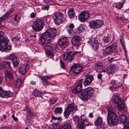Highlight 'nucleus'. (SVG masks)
<instances>
[{
    "instance_id": "nucleus-1",
    "label": "nucleus",
    "mask_w": 129,
    "mask_h": 129,
    "mask_svg": "<svg viewBox=\"0 0 129 129\" xmlns=\"http://www.w3.org/2000/svg\"><path fill=\"white\" fill-rule=\"evenodd\" d=\"M9 40L5 33L0 31V50L9 52L12 49L10 45H8Z\"/></svg>"
},
{
    "instance_id": "nucleus-2",
    "label": "nucleus",
    "mask_w": 129,
    "mask_h": 129,
    "mask_svg": "<svg viewBox=\"0 0 129 129\" xmlns=\"http://www.w3.org/2000/svg\"><path fill=\"white\" fill-rule=\"evenodd\" d=\"M108 112L107 120L109 124H112L113 125H116L118 122V118L116 113L114 112L112 107L108 108Z\"/></svg>"
},
{
    "instance_id": "nucleus-3",
    "label": "nucleus",
    "mask_w": 129,
    "mask_h": 129,
    "mask_svg": "<svg viewBox=\"0 0 129 129\" xmlns=\"http://www.w3.org/2000/svg\"><path fill=\"white\" fill-rule=\"evenodd\" d=\"M94 90L92 88L88 87L82 91L78 94V96L82 100H86L92 95Z\"/></svg>"
},
{
    "instance_id": "nucleus-4",
    "label": "nucleus",
    "mask_w": 129,
    "mask_h": 129,
    "mask_svg": "<svg viewBox=\"0 0 129 129\" xmlns=\"http://www.w3.org/2000/svg\"><path fill=\"white\" fill-rule=\"evenodd\" d=\"M44 25V22L43 20L40 19H37L34 22L31 26L34 31H39L43 29Z\"/></svg>"
},
{
    "instance_id": "nucleus-5",
    "label": "nucleus",
    "mask_w": 129,
    "mask_h": 129,
    "mask_svg": "<svg viewBox=\"0 0 129 129\" xmlns=\"http://www.w3.org/2000/svg\"><path fill=\"white\" fill-rule=\"evenodd\" d=\"M63 14L60 12H55L52 16V18L55 23L57 25H59L65 20L63 17Z\"/></svg>"
},
{
    "instance_id": "nucleus-6",
    "label": "nucleus",
    "mask_w": 129,
    "mask_h": 129,
    "mask_svg": "<svg viewBox=\"0 0 129 129\" xmlns=\"http://www.w3.org/2000/svg\"><path fill=\"white\" fill-rule=\"evenodd\" d=\"M117 47V44L116 43H114L112 45L104 48L102 52V56L104 57L109 55L111 52L115 49Z\"/></svg>"
},
{
    "instance_id": "nucleus-7",
    "label": "nucleus",
    "mask_w": 129,
    "mask_h": 129,
    "mask_svg": "<svg viewBox=\"0 0 129 129\" xmlns=\"http://www.w3.org/2000/svg\"><path fill=\"white\" fill-rule=\"evenodd\" d=\"M122 84V82L120 79H116L111 81L110 88L112 91H117L118 88Z\"/></svg>"
},
{
    "instance_id": "nucleus-8",
    "label": "nucleus",
    "mask_w": 129,
    "mask_h": 129,
    "mask_svg": "<svg viewBox=\"0 0 129 129\" xmlns=\"http://www.w3.org/2000/svg\"><path fill=\"white\" fill-rule=\"evenodd\" d=\"M103 23L102 20H96L91 21L89 23V25L91 28L96 29L101 27Z\"/></svg>"
},
{
    "instance_id": "nucleus-9",
    "label": "nucleus",
    "mask_w": 129,
    "mask_h": 129,
    "mask_svg": "<svg viewBox=\"0 0 129 129\" xmlns=\"http://www.w3.org/2000/svg\"><path fill=\"white\" fill-rule=\"evenodd\" d=\"M89 124V122L83 116L79 120L77 126L78 129H84V127Z\"/></svg>"
},
{
    "instance_id": "nucleus-10",
    "label": "nucleus",
    "mask_w": 129,
    "mask_h": 129,
    "mask_svg": "<svg viewBox=\"0 0 129 129\" xmlns=\"http://www.w3.org/2000/svg\"><path fill=\"white\" fill-rule=\"evenodd\" d=\"M13 94V93L10 90H4L0 86V96L1 97L7 99L12 96Z\"/></svg>"
},
{
    "instance_id": "nucleus-11",
    "label": "nucleus",
    "mask_w": 129,
    "mask_h": 129,
    "mask_svg": "<svg viewBox=\"0 0 129 129\" xmlns=\"http://www.w3.org/2000/svg\"><path fill=\"white\" fill-rule=\"evenodd\" d=\"M89 16L88 12L86 11H82L79 14L78 19L80 21L84 22L88 19Z\"/></svg>"
},
{
    "instance_id": "nucleus-12",
    "label": "nucleus",
    "mask_w": 129,
    "mask_h": 129,
    "mask_svg": "<svg viewBox=\"0 0 129 129\" xmlns=\"http://www.w3.org/2000/svg\"><path fill=\"white\" fill-rule=\"evenodd\" d=\"M71 69L74 73L77 75L81 72L82 70V67L79 64H76L73 65Z\"/></svg>"
},
{
    "instance_id": "nucleus-13",
    "label": "nucleus",
    "mask_w": 129,
    "mask_h": 129,
    "mask_svg": "<svg viewBox=\"0 0 129 129\" xmlns=\"http://www.w3.org/2000/svg\"><path fill=\"white\" fill-rule=\"evenodd\" d=\"M69 40L66 38H62L59 39L58 42V45L62 48L67 47L69 44Z\"/></svg>"
},
{
    "instance_id": "nucleus-14",
    "label": "nucleus",
    "mask_w": 129,
    "mask_h": 129,
    "mask_svg": "<svg viewBox=\"0 0 129 129\" xmlns=\"http://www.w3.org/2000/svg\"><path fill=\"white\" fill-rule=\"evenodd\" d=\"M57 34L55 28H49V41L51 42L53 40Z\"/></svg>"
},
{
    "instance_id": "nucleus-15",
    "label": "nucleus",
    "mask_w": 129,
    "mask_h": 129,
    "mask_svg": "<svg viewBox=\"0 0 129 129\" xmlns=\"http://www.w3.org/2000/svg\"><path fill=\"white\" fill-rule=\"evenodd\" d=\"M87 43L91 45L92 48L94 50H98V41L94 38H91Z\"/></svg>"
},
{
    "instance_id": "nucleus-16",
    "label": "nucleus",
    "mask_w": 129,
    "mask_h": 129,
    "mask_svg": "<svg viewBox=\"0 0 129 129\" xmlns=\"http://www.w3.org/2000/svg\"><path fill=\"white\" fill-rule=\"evenodd\" d=\"M29 68V64L25 63L22 65L19 68V73L22 74L24 75L28 71Z\"/></svg>"
},
{
    "instance_id": "nucleus-17",
    "label": "nucleus",
    "mask_w": 129,
    "mask_h": 129,
    "mask_svg": "<svg viewBox=\"0 0 129 129\" xmlns=\"http://www.w3.org/2000/svg\"><path fill=\"white\" fill-rule=\"evenodd\" d=\"M48 29L41 36V41L42 44H45L48 43Z\"/></svg>"
},
{
    "instance_id": "nucleus-18",
    "label": "nucleus",
    "mask_w": 129,
    "mask_h": 129,
    "mask_svg": "<svg viewBox=\"0 0 129 129\" xmlns=\"http://www.w3.org/2000/svg\"><path fill=\"white\" fill-rule=\"evenodd\" d=\"M107 71L109 74H112L116 72L118 69L114 64H111L109 67L106 68Z\"/></svg>"
},
{
    "instance_id": "nucleus-19",
    "label": "nucleus",
    "mask_w": 129,
    "mask_h": 129,
    "mask_svg": "<svg viewBox=\"0 0 129 129\" xmlns=\"http://www.w3.org/2000/svg\"><path fill=\"white\" fill-rule=\"evenodd\" d=\"M74 53L72 51L68 52L67 55H64L63 56V59L68 62H71L74 56Z\"/></svg>"
},
{
    "instance_id": "nucleus-20",
    "label": "nucleus",
    "mask_w": 129,
    "mask_h": 129,
    "mask_svg": "<svg viewBox=\"0 0 129 129\" xmlns=\"http://www.w3.org/2000/svg\"><path fill=\"white\" fill-rule=\"evenodd\" d=\"M94 77L92 75L88 76L83 82V85L85 86H87L91 84L92 81L93 80Z\"/></svg>"
},
{
    "instance_id": "nucleus-21",
    "label": "nucleus",
    "mask_w": 129,
    "mask_h": 129,
    "mask_svg": "<svg viewBox=\"0 0 129 129\" xmlns=\"http://www.w3.org/2000/svg\"><path fill=\"white\" fill-rule=\"evenodd\" d=\"M103 63L101 61L96 62L95 64V69L96 71L99 72H102L104 71L103 70Z\"/></svg>"
},
{
    "instance_id": "nucleus-22",
    "label": "nucleus",
    "mask_w": 129,
    "mask_h": 129,
    "mask_svg": "<svg viewBox=\"0 0 129 129\" xmlns=\"http://www.w3.org/2000/svg\"><path fill=\"white\" fill-rule=\"evenodd\" d=\"M70 112H74L77 110L76 105L74 103L69 104L66 109Z\"/></svg>"
},
{
    "instance_id": "nucleus-23",
    "label": "nucleus",
    "mask_w": 129,
    "mask_h": 129,
    "mask_svg": "<svg viewBox=\"0 0 129 129\" xmlns=\"http://www.w3.org/2000/svg\"><path fill=\"white\" fill-rule=\"evenodd\" d=\"M80 41V37L78 36H74L71 40V42L73 45H77Z\"/></svg>"
},
{
    "instance_id": "nucleus-24",
    "label": "nucleus",
    "mask_w": 129,
    "mask_h": 129,
    "mask_svg": "<svg viewBox=\"0 0 129 129\" xmlns=\"http://www.w3.org/2000/svg\"><path fill=\"white\" fill-rule=\"evenodd\" d=\"M13 8H11L8 12L5 13L3 15L0 17V23L7 18L8 17L9 15L13 11Z\"/></svg>"
},
{
    "instance_id": "nucleus-25",
    "label": "nucleus",
    "mask_w": 129,
    "mask_h": 129,
    "mask_svg": "<svg viewBox=\"0 0 129 129\" xmlns=\"http://www.w3.org/2000/svg\"><path fill=\"white\" fill-rule=\"evenodd\" d=\"M112 100L113 102H114L115 104L117 105L119 104L121 101H122L121 100V98L119 96L116 95H114L113 96Z\"/></svg>"
},
{
    "instance_id": "nucleus-26",
    "label": "nucleus",
    "mask_w": 129,
    "mask_h": 129,
    "mask_svg": "<svg viewBox=\"0 0 129 129\" xmlns=\"http://www.w3.org/2000/svg\"><path fill=\"white\" fill-rule=\"evenodd\" d=\"M83 81V79H79L78 81V84L75 87L80 92H81V91L82 89Z\"/></svg>"
},
{
    "instance_id": "nucleus-27",
    "label": "nucleus",
    "mask_w": 129,
    "mask_h": 129,
    "mask_svg": "<svg viewBox=\"0 0 129 129\" xmlns=\"http://www.w3.org/2000/svg\"><path fill=\"white\" fill-rule=\"evenodd\" d=\"M11 70H5V75L7 78L10 80L13 79V75L11 71Z\"/></svg>"
},
{
    "instance_id": "nucleus-28",
    "label": "nucleus",
    "mask_w": 129,
    "mask_h": 129,
    "mask_svg": "<svg viewBox=\"0 0 129 129\" xmlns=\"http://www.w3.org/2000/svg\"><path fill=\"white\" fill-rule=\"evenodd\" d=\"M124 102L123 101H122L119 104L117 105V107L118 108V109L119 111H124V112H125L124 108H125V105L124 104Z\"/></svg>"
},
{
    "instance_id": "nucleus-29",
    "label": "nucleus",
    "mask_w": 129,
    "mask_h": 129,
    "mask_svg": "<svg viewBox=\"0 0 129 129\" xmlns=\"http://www.w3.org/2000/svg\"><path fill=\"white\" fill-rule=\"evenodd\" d=\"M68 14L69 17L70 19L73 18L75 16L73 8H72L69 9L68 10Z\"/></svg>"
},
{
    "instance_id": "nucleus-30",
    "label": "nucleus",
    "mask_w": 129,
    "mask_h": 129,
    "mask_svg": "<svg viewBox=\"0 0 129 129\" xmlns=\"http://www.w3.org/2000/svg\"><path fill=\"white\" fill-rule=\"evenodd\" d=\"M14 58L13 59L12 61L13 66L15 67L19 65L20 62V60L17 57Z\"/></svg>"
},
{
    "instance_id": "nucleus-31",
    "label": "nucleus",
    "mask_w": 129,
    "mask_h": 129,
    "mask_svg": "<svg viewBox=\"0 0 129 129\" xmlns=\"http://www.w3.org/2000/svg\"><path fill=\"white\" fill-rule=\"evenodd\" d=\"M120 120L121 122L123 123V124L124 122H127L128 120H127L126 118V115L125 114H122L119 116Z\"/></svg>"
},
{
    "instance_id": "nucleus-32",
    "label": "nucleus",
    "mask_w": 129,
    "mask_h": 129,
    "mask_svg": "<svg viewBox=\"0 0 129 129\" xmlns=\"http://www.w3.org/2000/svg\"><path fill=\"white\" fill-rule=\"evenodd\" d=\"M43 93V92H40L37 90H34L32 92V94L35 97H42V95Z\"/></svg>"
},
{
    "instance_id": "nucleus-33",
    "label": "nucleus",
    "mask_w": 129,
    "mask_h": 129,
    "mask_svg": "<svg viewBox=\"0 0 129 129\" xmlns=\"http://www.w3.org/2000/svg\"><path fill=\"white\" fill-rule=\"evenodd\" d=\"M71 123L67 122L65 123L60 129H71Z\"/></svg>"
},
{
    "instance_id": "nucleus-34",
    "label": "nucleus",
    "mask_w": 129,
    "mask_h": 129,
    "mask_svg": "<svg viewBox=\"0 0 129 129\" xmlns=\"http://www.w3.org/2000/svg\"><path fill=\"white\" fill-rule=\"evenodd\" d=\"M95 124L96 126L101 125L103 123V120L102 117H99L94 121Z\"/></svg>"
},
{
    "instance_id": "nucleus-35",
    "label": "nucleus",
    "mask_w": 129,
    "mask_h": 129,
    "mask_svg": "<svg viewBox=\"0 0 129 129\" xmlns=\"http://www.w3.org/2000/svg\"><path fill=\"white\" fill-rule=\"evenodd\" d=\"M3 63L5 67V70H11L10 62L9 61H5Z\"/></svg>"
},
{
    "instance_id": "nucleus-36",
    "label": "nucleus",
    "mask_w": 129,
    "mask_h": 129,
    "mask_svg": "<svg viewBox=\"0 0 129 129\" xmlns=\"http://www.w3.org/2000/svg\"><path fill=\"white\" fill-rule=\"evenodd\" d=\"M48 77L44 76V77H41L40 78L43 84L44 85H47L48 84V81L47 80L48 78Z\"/></svg>"
},
{
    "instance_id": "nucleus-37",
    "label": "nucleus",
    "mask_w": 129,
    "mask_h": 129,
    "mask_svg": "<svg viewBox=\"0 0 129 129\" xmlns=\"http://www.w3.org/2000/svg\"><path fill=\"white\" fill-rule=\"evenodd\" d=\"M120 49H119V50H118L117 51V50H116L115 52L113 53L112 55H113L112 57V59H114L116 57H119L120 55Z\"/></svg>"
},
{
    "instance_id": "nucleus-38",
    "label": "nucleus",
    "mask_w": 129,
    "mask_h": 129,
    "mask_svg": "<svg viewBox=\"0 0 129 129\" xmlns=\"http://www.w3.org/2000/svg\"><path fill=\"white\" fill-rule=\"evenodd\" d=\"M124 4V3L119 2L117 3L115 5V7L119 10H120L123 7Z\"/></svg>"
},
{
    "instance_id": "nucleus-39",
    "label": "nucleus",
    "mask_w": 129,
    "mask_h": 129,
    "mask_svg": "<svg viewBox=\"0 0 129 129\" xmlns=\"http://www.w3.org/2000/svg\"><path fill=\"white\" fill-rule=\"evenodd\" d=\"M50 129H60V126L59 124L55 123L50 125Z\"/></svg>"
},
{
    "instance_id": "nucleus-40",
    "label": "nucleus",
    "mask_w": 129,
    "mask_h": 129,
    "mask_svg": "<svg viewBox=\"0 0 129 129\" xmlns=\"http://www.w3.org/2000/svg\"><path fill=\"white\" fill-rule=\"evenodd\" d=\"M49 48L52 50H55L57 48V45L55 44H53L51 43H49Z\"/></svg>"
},
{
    "instance_id": "nucleus-41",
    "label": "nucleus",
    "mask_w": 129,
    "mask_h": 129,
    "mask_svg": "<svg viewBox=\"0 0 129 129\" xmlns=\"http://www.w3.org/2000/svg\"><path fill=\"white\" fill-rule=\"evenodd\" d=\"M22 83L21 79L20 78L18 79L16 82L15 87L17 88H19L20 86Z\"/></svg>"
},
{
    "instance_id": "nucleus-42",
    "label": "nucleus",
    "mask_w": 129,
    "mask_h": 129,
    "mask_svg": "<svg viewBox=\"0 0 129 129\" xmlns=\"http://www.w3.org/2000/svg\"><path fill=\"white\" fill-rule=\"evenodd\" d=\"M44 49L45 50L46 55L47 57H48V43L45 44H44Z\"/></svg>"
},
{
    "instance_id": "nucleus-43",
    "label": "nucleus",
    "mask_w": 129,
    "mask_h": 129,
    "mask_svg": "<svg viewBox=\"0 0 129 129\" xmlns=\"http://www.w3.org/2000/svg\"><path fill=\"white\" fill-rule=\"evenodd\" d=\"M62 111V109L61 107H57L55 108L54 112L56 113L61 114Z\"/></svg>"
},
{
    "instance_id": "nucleus-44",
    "label": "nucleus",
    "mask_w": 129,
    "mask_h": 129,
    "mask_svg": "<svg viewBox=\"0 0 129 129\" xmlns=\"http://www.w3.org/2000/svg\"><path fill=\"white\" fill-rule=\"evenodd\" d=\"M17 57L16 56L15 54L14 53H12L10 54L7 57V59H12L15 58Z\"/></svg>"
},
{
    "instance_id": "nucleus-45",
    "label": "nucleus",
    "mask_w": 129,
    "mask_h": 129,
    "mask_svg": "<svg viewBox=\"0 0 129 129\" xmlns=\"http://www.w3.org/2000/svg\"><path fill=\"white\" fill-rule=\"evenodd\" d=\"M110 40L109 37H104L103 39V42L104 43H108Z\"/></svg>"
},
{
    "instance_id": "nucleus-46",
    "label": "nucleus",
    "mask_w": 129,
    "mask_h": 129,
    "mask_svg": "<svg viewBox=\"0 0 129 129\" xmlns=\"http://www.w3.org/2000/svg\"><path fill=\"white\" fill-rule=\"evenodd\" d=\"M71 113L69 111H68L66 109L65 110L64 113V115L66 119H67L68 118L69 114Z\"/></svg>"
},
{
    "instance_id": "nucleus-47",
    "label": "nucleus",
    "mask_w": 129,
    "mask_h": 129,
    "mask_svg": "<svg viewBox=\"0 0 129 129\" xmlns=\"http://www.w3.org/2000/svg\"><path fill=\"white\" fill-rule=\"evenodd\" d=\"M20 38V37L18 36H15L14 37H12L11 38V41L14 42H16L18 41H19Z\"/></svg>"
},
{
    "instance_id": "nucleus-48",
    "label": "nucleus",
    "mask_w": 129,
    "mask_h": 129,
    "mask_svg": "<svg viewBox=\"0 0 129 129\" xmlns=\"http://www.w3.org/2000/svg\"><path fill=\"white\" fill-rule=\"evenodd\" d=\"M123 124L125 125L123 129H129V121L127 122H124Z\"/></svg>"
},
{
    "instance_id": "nucleus-49",
    "label": "nucleus",
    "mask_w": 129,
    "mask_h": 129,
    "mask_svg": "<svg viewBox=\"0 0 129 129\" xmlns=\"http://www.w3.org/2000/svg\"><path fill=\"white\" fill-rule=\"evenodd\" d=\"M51 118L52 119L59 121H61L62 120V119L60 117H56L52 115L51 116Z\"/></svg>"
},
{
    "instance_id": "nucleus-50",
    "label": "nucleus",
    "mask_w": 129,
    "mask_h": 129,
    "mask_svg": "<svg viewBox=\"0 0 129 129\" xmlns=\"http://www.w3.org/2000/svg\"><path fill=\"white\" fill-rule=\"evenodd\" d=\"M78 28L81 33L83 32L84 30V27L82 24H80Z\"/></svg>"
},
{
    "instance_id": "nucleus-51",
    "label": "nucleus",
    "mask_w": 129,
    "mask_h": 129,
    "mask_svg": "<svg viewBox=\"0 0 129 129\" xmlns=\"http://www.w3.org/2000/svg\"><path fill=\"white\" fill-rule=\"evenodd\" d=\"M67 31L68 32V33L70 35L73 34L74 33L73 29L69 27L67 29Z\"/></svg>"
},
{
    "instance_id": "nucleus-52",
    "label": "nucleus",
    "mask_w": 129,
    "mask_h": 129,
    "mask_svg": "<svg viewBox=\"0 0 129 129\" xmlns=\"http://www.w3.org/2000/svg\"><path fill=\"white\" fill-rule=\"evenodd\" d=\"M49 57L50 58H52V59H53V58L54 56V54L53 52L52 51H49Z\"/></svg>"
},
{
    "instance_id": "nucleus-53",
    "label": "nucleus",
    "mask_w": 129,
    "mask_h": 129,
    "mask_svg": "<svg viewBox=\"0 0 129 129\" xmlns=\"http://www.w3.org/2000/svg\"><path fill=\"white\" fill-rule=\"evenodd\" d=\"M28 115L29 116L31 117L35 116L36 115L33 111H30L29 112Z\"/></svg>"
},
{
    "instance_id": "nucleus-54",
    "label": "nucleus",
    "mask_w": 129,
    "mask_h": 129,
    "mask_svg": "<svg viewBox=\"0 0 129 129\" xmlns=\"http://www.w3.org/2000/svg\"><path fill=\"white\" fill-rule=\"evenodd\" d=\"M120 41L121 45L123 46H124L125 45V42L122 36L121 37V38L120 39Z\"/></svg>"
},
{
    "instance_id": "nucleus-55",
    "label": "nucleus",
    "mask_w": 129,
    "mask_h": 129,
    "mask_svg": "<svg viewBox=\"0 0 129 129\" xmlns=\"http://www.w3.org/2000/svg\"><path fill=\"white\" fill-rule=\"evenodd\" d=\"M5 67L3 63L1 64H0V70H4L5 71L6 70Z\"/></svg>"
},
{
    "instance_id": "nucleus-56",
    "label": "nucleus",
    "mask_w": 129,
    "mask_h": 129,
    "mask_svg": "<svg viewBox=\"0 0 129 129\" xmlns=\"http://www.w3.org/2000/svg\"><path fill=\"white\" fill-rule=\"evenodd\" d=\"M60 62L61 67L62 69H64L65 67V65L63 61L61 60H60Z\"/></svg>"
},
{
    "instance_id": "nucleus-57",
    "label": "nucleus",
    "mask_w": 129,
    "mask_h": 129,
    "mask_svg": "<svg viewBox=\"0 0 129 129\" xmlns=\"http://www.w3.org/2000/svg\"><path fill=\"white\" fill-rule=\"evenodd\" d=\"M72 92L73 93L75 94L78 93H80V92L78 91V90H77L76 88L72 89Z\"/></svg>"
},
{
    "instance_id": "nucleus-58",
    "label": "nucleus",
    "mask_w": 129,
    "mask_h": 129,
    "mask_svg": "<svg viewBox=\"0 0 129 129\" xmlns=\"http://www.w3.org/2000/svg\"><path fill=\"white\" fill-rule=\"evenodd\" d=\"M74 32L73 34H78L81 33L78 28L76 29L74 31Z\"/></svg>"
},
{
    "instance_id": "nucleus-59",
    "label": "nucleus",
    "mask_w": 129,
    "mask_h": 129,
    "mask_svg": "<svg viewBox=\"0 0 129 129\" xmlns=\"http://www.w3.org/2000/svg\"><path fill=\"white\" fill-rule=\"evenodd\" d=\"M80 119H79V118L77 116H75L74 117L73 119V120L75 122H77L78 121V122Z\"/></svg>"
},
{
    "instance_id": "nucleus-60",
    "label": "nucleus",
    "mask_w": 129,
    "mask_h": 129,
    "mask_svg": "<svg viewBox=\"0 0 129 129\" xmlns=\"http://www.w3.org/2000/svg\"><path fill=\"white\" fill-rule=\"evenodd\" d=\"M42 9L43 10H48V5H47L42 7Z\"/></svg>"
},
{
    "instance_id": "nucleus-61",
    "label": "nucleus",
    "mask_w": 129,
    "mask_h": 129,
    "mask_svg": "<svg viewBox=\"0 0 129 129\" xmlns=\"http://www.w3.org/2000/svg\"><path fill=\"white\" fill-rule=\"evenodd\" d=\"M36 16V14L34 12H32L30 15V17L32 18H33L35 17Z\"/></svg>"
},
{
    "instance_id": "nucleus-62",
    "label": "nucleus",
    "mask_w": 129,
    "mask_h": 129,
    "mask_svg": "<svg viewBox=\"0 0 129 129\" xmlns=\"http://www.w3.org/2000/svg\"><path fill=\"white\" fill-rule=\"evenodd\" d=\"M56 101L54 99H52V100L51 102H50V104H52L55 103Z\"/></svg>"
},
{
    "instance_id": "nucleus-63",
    "label": "nucleus",
    "mask_w": 129,
    "mask_h": 129,
    "mask_svg": "<svg viewBox=\"0 0 129 129\" xmlns=\"http://www.w3.org/2000/svg\"><path fill=\"white\" fill-rule=\"evenodd\" d=\"M12 117L15 121H16L18 120L17 118L15 117L14 115H12Z\"/></svg>"
},
{
    "instance_id": "nucleus-64",
    "label": "nucleus",
    "mask_w": 129,
    "mask_h": 129,
    "mask_svg": "<svg viewBox=\"0 0 129 129\" xmlns=\"http://www.w3.org/2000/svg\"><path fill=\"white\" fill-rule=\"evenodd\" d=\"M74 27V25L73 23L69 25V27L72 29Z\"/></svg>"
}]
</instances>
